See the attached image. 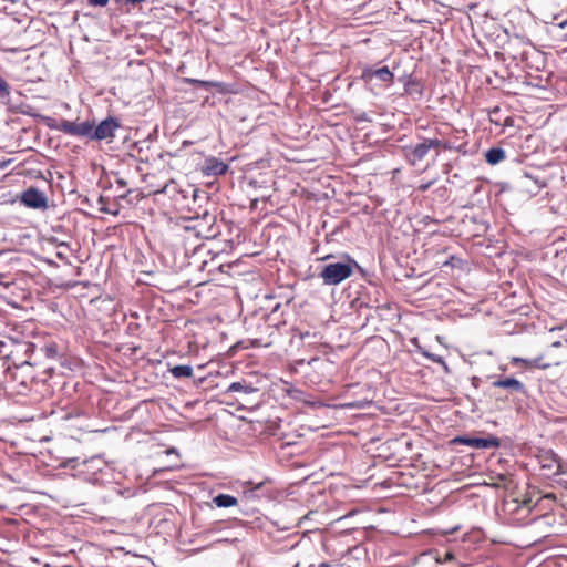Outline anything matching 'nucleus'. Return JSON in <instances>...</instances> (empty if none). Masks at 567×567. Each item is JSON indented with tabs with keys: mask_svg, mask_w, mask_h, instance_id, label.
<instances>
[{
	"mask_svg": "<svg viewBox=\"0 0 567 567\" xmlns=\"http://www.w3.org/2000/svg\"><path fill=\"white\" fill-rule=\"evenodd\" d=\"M429 146L430 151L434 150L436 156L440 154L441 151H453L458 150V147L455 145L454 142H452L450 138H423Z\"/></svg>",
	"mask_w": 567,
	"mask_h": 567,
	"instance_id": "nucleus-11",
	"label": "nucleus"
},
{
	"mask_svg": "<svg viewBox=\"0 0 567 567\" xmlns=\"http://www.w3.org/2000/svg\"><path fill=\"white\" fill-rule=\"evenodd\" d=\"M78 462H79V458L78 457H73V458H69L65 462H63L62 465L64 467L71 466L72 468H75L78 466Z\"/></svg>",
	"mask_w": 567,
	"mask_h": 567,
	"instance_id": "nucleus-23",
	"label": "nucleus"
},
{
	"mask_svg": "<svg viewBox=\"0 0 567 567\" xmlns=\"http://www.w3.org/2000/svg\"><path fill=\"white\" fill-rule=\"evenodd\" d=\"M353 266H357L353 259H349L348 262L329 264L322 268L319 277L324 285L336 286L352 276Z\"/></svg>",
	"mask_w": 567,
	"mask_h": 567,
	"instance_id": "nucleus-4",
	"label": "nucleus"
},
{
	"mask_svg": "<svg viewBox=\"0 0 567 567\" xmlns=\"http://www.w3.org/2000/svg\"><path fill=\"white\" fill-rule=\"evenodd\" d=\"M10 95V86L7 81L0 76V99L8 97Z\"/></svg>",
	"mask_w": 567,
	"mask_h": 567,
	"instance_id": "nucleus-21",
	"label": "nucleus"
},
{
	"mask_svg": "<svg viewBox=\"0 0 567 567\" xmlns=\"http://www.w3.org/2000/svg\"><path fill=\"white\" fill-rule=\"evenodd\" d=\"M244 389V385L239 382H234L230 384L228 391H240Z\"/></svg>",
	"mask_w": 567,
	"mask_h": 567,
	"instance_id": "nucleus-25",
	"label": "nucleus"
},
{
	"mask_svg": "<svg viewBox=\"0 0 567 567\" xmlns=\"http://www.w3.org/2000/svg\"><path fill=\"white\" fill-rule=\"evenodd\" d=\"M404 91L408 94L417 93L421 95L423 93V87H422L421 82L417 79L409 76L404 83Z\"/></svg>",
	"mask_w": 567,
	"mask_h": 567,
	"instance_id": "nucleus-18",
	"label": "nucleus"
},
{
	"mask_svg": "<svg viewBox=\"0 0 567 567\" xmlns=\"http://www.w3.org/2000/svg\"><path fill=\"white\" fill-rule=\"evenodd\" d=\"M493 388H501L507 390L509 393L526 394V386L513 377H505L495 380L492 383Z\"/></svg>",
	"mask_w": 567,
	"mask_h": 567,
	"instance_id": "nucleus-10",
	"label": "nucleus"
},
{
	"mask_svg": "<svg viewBox=\"0 0 567 567\" xmlns=\"http://www.w3.org/2000/svg\"><path fill=\"white\" fill-rule=\"evenodd\" d=\"M120 126L121 124L117 118L109 116L97 126L89 121L72 122L62 120L58 125V130L66 135L86 137L94 141H112L115 137V132L120 128Z\"/></svg>",
	"mask_w": 567,
	"mask_h": 567,
	"instance_id": "nucleus-1",
	"label": "nucleus"
},
{
	"mask_svg": "<svg viewBox=\"0 0 567 567\" xmlns=\"http://www.w3.org/2000/svg\"><path fill=\"white\" fill-rule=\"evenodd\" d=\"M511 363L515 367H524L525 369H538L537 357L533 359L513 357Z\"/></svg>",
	"mask_w": 567,
	"mask_h": 567,
	"instance_id": "nucleus-17",
	"label": "nucleus"
},
{
	"mask_svg": "<svg viewBox=\"0 0 567 567\" xmlns=\"http://www.w3.org/2000/svg\"><path fill=\"white\" fill-rule=\"evenodd\" d=\"M87 463H89V461H86V460L82 461V464H84V465L87 464Z\"/></svg>",
	"mask_w": 567,
	"mask_h": 567,
	"instance_id": "nucleus-31",
	"label": "nucleus"
},
{
	"mask_svg": "<svg viewBox=\"0 0 567 567\" xmlns=\"http://www.w3.org/2000/svg\"><path fill=\"white\" fill-rule=\"evenodd\" d=\"M538 370H547L567 363V340L556 341L537 355Z\"/></svg>",
	"mask_w": 567,
	"mask_h": 567,
	"instance_id": "nucleus-3",
	"label": "nucleus"
},
{
	"mask_svg": "<svg viewBox=\"0 0 567 567\" xmlns=\"http://www.w3.org/2000/svg\"><path fill=\"white\" fill-rule=\"evenodd\" d=\"M214 214L204 212L202 215L189 217L184 226V239L189 241L193 237L200 239H213L219 234Z\"/></svg>",
	"mask_w": 567,
	"mask_h": 567,
	"instance_id": "nucleus-2",
	"label": "nucleus"
},
{
	"mask_svg": "<svg viewBox=\"0 0 567 567\" xmlns=\"http://www.w3.org/2000/svg\"><path fill=\"white\" fill-rule=\"evenodd\" d=\"M11 162V159H8V161H3L0 163V168L3 169L8 166V164Z\"/></svg>",
	"mask_w": 567,
	"mask_h": 567,
	"instance_id": "nucleus-28",
	"label": "nucleus"
},
{
	"mask_svg": "<svg viewBox=\"0 0 567 567\" xmlns=\"http://www.w3.org/2000/svg\"><path fill=\"white\" fill-rule=\"evenodd\" d=\"M169 372L176 379L193 377V368L190 365H175L169 369Z\"/></svg>",
	"mask_w": 567,
	"mask_h": 567,
	"instance_id": "nucleus-19",
	"label": "nucleus"
},
{
	"mask_svg": "<svg viewBox=\"0 0 567 567\" xmlns=\"http://www.w3.org/2000/svg\"><path fill=\"white\" fill-rule=\"evenodd\" d=\"M318 567H331L329 563H321Z\"/></svg>",
	"mask_w": 567,
	"mask_h": 567,
	"instance_id": "nucleus-29",
	"label": "nucleus"
},
{
	"mask_svg": "<svg viewBox=\"0 0 567 567\" xmlns=\"http://www.w3.org/2000/svg\"><path fill=\"white\" fill-rule=\"evenodd\" d=\"M431 184H432V183L430 182V183H427V184L420 185V186H419V189H420L421 192H425V190H427V189H429V187L431 186Z\"/></svg>",
	"mask_w": 567,
	"mask_h": 567,
	"instance_id": "nucleus-26",
	"label": "nucleus"
},
{
	"mask_svg": "<svg viewBox=\"0 0 567 567\" xmlns=\"http://www.w3.org/2000/svg\"><path fill=\"white\" fill-rule=\"evenodd\" d=\"M227 171H228V165L218 158L210 157V158H207L205 162L204 172L207 175H215V176L224 175V174H226Z\"/></svg>",
	"mask_w": 567,
	"mask_h": 567,
	"instance_id": "nucleus-12",
	"label": "nucleus"
},
{
	"mask_svg": "<svg viewBox=\"0 0 567 567\" xmlns=\"http://www.w3.org/2000/svg\"><path fill=\"white\" fill-rule=\"evenodd\" d=\"M21 203L33 209H43L48 206V200L45 195L39 190L38 188L30 187L24 190L20 198Z\"/></svg>",
	"mask_w": 567,
	"mask_h": 567,
	"instance_id": "nucleus-8",
	"label": "nucleus"
},
{
	"mask_svg": "<svg viewBox=\"0 0 567 567\" xmlns=\"http://www.w3.org/2000/svg\"><path fill=\"white\" fill-rule=\"evenodd\" d=\"M87 3L92 7H105L109 0H87Z\"/></svg>",
	"mask_w": 567,
	"mask_h": 567,
	"instance_id": "nucleus-22",
	"label": "nucleus"
},
{
	"mask_svg": "<svg viewBox=\"0 0 567 567\" xmlns=\"http://www.w3.org/2000/svg\"><path fill=\"white\" fill-rule=\"evenodd\" d=\"M456 442L467 444L470 446L476 449H488L498 446V442L496 439H466V437H456Z\"/></svg>",
	"mask_w": 567,
	"mask_h": 567,
	"instance_id": "nucleus-13",
	"label": "nucleus"
},
{
	"mask_svg": "<svg viewBox=\"0 0 567 567\" xmlns=\"http://www.w3.org/2000/svg\"><path fill=\"white\" fill-rule=\"evenodd\" d=\"M445 128H447L450 132H453V128L449 127L447 125H445Z\"/></svg>",
	"mask_w": 567,
	"mask_h": 567,
	"instance_id": "nucleus-30",
	"label": "nucleus"
},
{
	"mask_svg": "<svg viewBox=\"0 0 567 567\" xmlns=\"http://www.w3.org/2000/svg\"><path fill=\"white\" fill-rule=\"evenodd\" d=\"M540 468L547 471L550 475H560L563 474V465L559 456L553 451H544L539 456Z\"/></svg>",
	"mask_w": 567,
	"mask_h": 567,
	"instance_id": "nucleus-9",
	"label": "nucleus"
},
{
	"mask_svg": "<svg viewBox=\"0 0 567 567\" xmlns=\"http://www.w3.org/2000/svg\"><path fill=\"white\" fill-rule=\"evenodd\" d=\"M61 420L64 432L73 439H79L83 433L90 431L87 417L79 408H72L65 412Z\"/></svg>",
	"mask_w": 567,
	"mask_h": 567,
	"instance_id": "nucleus-5",
	"label": "nucleus"
},
{
	"mask_svg": "<svg viewBox=\"0 0 567 567\" xmlns=\"http://www.w3.org/2000/svg\"><path fill=\"white\" fill-rule=\"evenodd\" d=\"M404 158L411 166H416L427 156L430 148L426 145L425 141L415 144L404 146L402 148Z\"/></svg>",
	"mask_w": 567,
	"mask_h": 567,
	"instance_id": "nucleus-7",
	"label": "nucleus"
},
{
	"mask_svg": "<svg viewBox=\"0 0 567 567\" xmlns=\"http://www.w3.org/2000/svg\"><path fill=\"white\" fill-rule=\"evenodd\" d=\"M505 158V151L501 147H492L485 153V159L491 165H496Z\"/></svg>",
	"mask_w": 567,
	"mask_h": 567,
	"instance_id": "nucleus-16",
	"label": "nucleus"
},
{
	"mask_svg": "<svg viewBox=\"0 0 567 567\" xmlns=\"http://www.w3.org/2000/svg\"><path fill=\"white\" fill-rule=\"evenodd\" d=\"M489 121L498 126H511L513 125V118L506 116L504 120L501 117V107L495 106L489 111Z\"/></svg>",
	"mask_w": 567,
	"mask_h": 567,
	"instance_id": "nucleus-15",
	"label": "nucleus"
},
{
	"mask_svg": "<svg viewBox=\"0 0 567 567\" xmlns=\"http://www.w3.org/2000/svg\"><path fill=\"white\" fill-rule=\"evenodd\" d=\"M212 503L216 507L227 508L236 506L238 504V499L229 494H218L217 496L213 497Z\"/></svg>",
	"mask_w": 567,
	"mask_h": 567,
	"instance_id": "nucleus-14",
	"label": "nucleus"
},
{
	"mask_svg": "<svg viewBox=\"0 0 567 567\" xmlns=\"http://www.w3.org/2000/svg\"><path fill=\"white\" fill-rule=\"evenodd\" d=\"M360 79L367 84L371 83L373 79H378L379 81L390 86L394 82V74L390 71L388 66H382L379 69L365 66L362 70Z\"/></svg>",
	"mask_w": 567,
	"mask_h": 567,
	"instance_id": "nucleus-6",
	"label": "nucleus"
},
{
	"mask_svg": "<svg viewBox=\"0 0 567 567\" xmlns=\"http://www.w3.org/2000/svg\"><path fill=\"white\" fill-rule=\"evenodd\" d=\"M186 82L192 84L193 86H200L206 90L212 87L221 89L223 83L214 82V81H204V80H197V79H186Z\"/></svg>",
	"mask_w": 567,
	"mask_h": 567,
	"instance_id": "nucleus-20",
	"label": "nucleus"
},
{
	"mask_svg": "<svg viewBox=\"0 0 567 567\" xmlns=\"http://www.w3.org/2000/svg\"><path fill=\"white\" fill-rule=\"evenodd\" d=\"M434 130H435V133H436L435 137L441 136V138H449L447 137L449 133L446 131H444V130H442V128H440L437 126Z\"/></svg>",
	"mask_w": 567,
	"mask_h": 567,
	"instance_id": "nucleus-24",
	"label": "nucleus"
},
{
	"mask_svg": "<svg viewBox=\"0 0 567 567\" xmlns=\"http://www.w3.org/2000/svg\"><path fill=\"white\" fill-rule=\"evenodd\" d=\"M116 183H117L120 186H122V187H125V186L127 185V183H126L124 179H122V178H117V179H116Z\"/></svg>",
	"mask_w": 567,
	"mask_h": 567,
	"instance_id": "nucleus-27",
	"label": "nucleus"
}]
</instances>
